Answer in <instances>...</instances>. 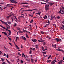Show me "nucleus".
<instances>
[{"instance_id":"nucleus-1","label":"nucleus","mask_w":64,"mask_h":64,"mask_svg":"<svg viewBox=\"0 0 64 64\" xmlns=\"http://www.w3.org/2000/svg\"><path fill=\"white\" fill-rule=\"evenodd\" d=\"M40 3L42 4H44L46 6V11H48V10H49V8L48 7V6H47V5L45 3H42V2H40Z\"/></svg>"},{"instance_id":"nucleus-2","label":"nucleus","mask_w":64,"mask_h":64,"mask_svg":"<svg viewBox=\"0 0 64 64\" xmlns=\"http://www.w3.org/2000/svg\"><path fill=\"white\" fill-rule=\"evenodd\" d=\"M0 21L2 22L3 24H5V25H6L7 26H9V25H8V24L6 23H7V22H3V21H2V20H0Z\"/></svg>"},{"instance_id":"nucleus-3","label":"nucleus","mask_w":64,"mask_h":64,"mask_svg":"<svg viewBox=\"0 0 64 64\" xmlns=\"http://www.w3.org/2000/svg\"><path fill=\"white\" fill-rule=\"evenodd\" d=\"M55 40H56V42H62V40L60 39H58V38H56L55 39Z\"/></svg>"},{"instance_id":"nucleus-4","label":"nucleus","mask_w":64,"mask_h":64,"mask_svg":"<svg viewBox=\"0 0 64 64\" xmlns=\"http://www.w3.org/2000/svg\"><path fill=\"white\" fill-rule=\"evenodd\" d=\"M52 47L54 48H57V47H56V45L54 44V43L52 44Z\"/></svg>"},{"instance_id":"nucleus-5","label":"nucleus","mask_w":64,"mask_h":64,"mask_svg":"<svg viewBox=\"0 0 64 64\" xmlns=\"http://www.w3.org/2000/svg\"><path fill=\"white\" fill-rule=\"evenodd\" d=\"M15 18L16 19V16H14V17H12L11 18V19L12 20V22H13V20L14 19V20L16 22V20L15 19Z\"/></svg>"},{"instance_id":"nucleus-6","label":"nucleus","mask_w":64,"mask_h":64,"mask_svg":"<svg viewBox=\"0 0 64 64\" xmlns=\"http://www.w3.org/2000/svg\"><path fill=\"white\" fill-rule=\"evenodd\" d=\"M56 50H57V51H62V52H64V50H60V48H58V49H56Z\"/></svg>"},{"instance_id":"nucleus-7","label":"nucleus","mask_w":64,"mask_h":64,"mask_svg":"<svg viewBox=\"0 0 64 64\" xmlns=\"http://www.w3.org/2000/svg\"><path fill=\"white\" fill-rule=\"evenodd\" d=\"M12 15H13V13H12V12L10 14V15H9V16H8V18H10V17L11 16H12Z\"/></svg>"},{"instance_id":"nucleus-8","label":"nucleus","mask_w":64,"mask_h":64,"mask_svg":"<svg viewBox=\"0 0 64 64\" xmlns=\"http://www.w3.org/2000/svg\"><path fill=\"white\" fill-rule=\"evenodd\" d=\"M12 3H15V4H16V1L14 0H10Z\"/></svg>"},{"instance_id":"nucleus-9","label":"nucleus","mask_w":64,"mask_h":64,"mask_svg":"<svg viewBox=\"0 0 64 64\" xmlns=\"http://www.w3.org/2000/svg\"><path fill=\"white\" fill-rule=\"evenodd\" d=\"M16 48L18 50V51H20V48H19L17 45H16Z\"/></svg>"},{"instance_id":"nucleus-10","label":"nucleus","mask_w":64,"mask_h":64,"mask_svg":"<svg viewBox=\"0 0 64 64\" xmlns=\"http://www.w3.org/2000/svg\"><path fill=\"white\" fill-rule=\"evenodd\" d=\"M22 38L23 40H24L25 41H26V38L25 37L22 36Z\"/></svg>"},{"instance_id":"nucleus-11","label":"nucleus","mask_w":64,"mask_h":64,"mask_svg":"<svg viewBox=\"0 0 64 64\" xmlns=\"http://www.w3.org/2000/svg\"><path fill=\"white\" fill-rule=\"evenodd\" d=\"M24 57L25 58V59H26V56H25V54H24V53L22 54V57Z\"/></svg>"},{"instance_id":"nucleus-12","label":"nucleus","mask_w":64,"mask_h":64,"mask_svg":"<svg viewBox=\"0 0 64 64\" xmlns=\"http://www.w3.org/2000/svg\"><path fill=\"white\" fill-rule=\"evenodd\" d=\"M3 33H4V35H6V36H8V35H7V33H6V32H2V34H3Z\"/></svg>"},{"instance_id":"nucleus-13","label":"nucleus","mask_w":64,"mask_h":64,"mask_svg":"<svg viewBox=\"0 0 64 64\" xmlns=\"http://www.w3.org/2000/svg\"><path fill=\"white\" fill-rule=\"evenodd\" d=\"M18 32L20 33H23V31L19 30L18 31Z\"/></svg>"},{"instance_id":"nucleus-14","label":"nucleus","mask_w":64,"mask_h":64,"mask_svg":"<svg viewBox=\"0 0 64 64\" xmlns=\"http://www.w3.org/2000/svg\"><path fill=\"white\" fill-rule=\"evenodd\" d=\"M28 3H21V5H23V4H28Z\"/></svg>"},{"instance_id":"nucleus-15","label":"nucleus","mask_w":64,"mask_h":64,"mask_svg":"<svg viewBox=\"0 0 64 64\" xmlns=\"http://www.w3.org/2000/svg\"><path fill=\"white\" fill-rule=\"evenodd\" d=\"M42 50L43 51H45V50L44 49V47H42Z\"/></svg>"},{"instance_id":"nucleus-16","label":"nucleus","mask_w":64,"mask_h":64,"mask_svg":"<svg viewBox=\"0 0 64 64\" xmlns=\"http://www.w3.org/2000/svg\"><path fill=\"white\" fill-rule=\"evenodd\" d=\"M44 18L45 19H47L48 17L47 16H46L44 17Z\"/></svg>"},{"instance_id":"nucleus-17","label":"nucleus","mask_w":64,"mask_h":64,"mask_svg":"<svg viewBox=\"0 0 64 64\" xmlns=\"http://www.w3.org/2000/svg\"><path fill=\"white\" fill-rule=\"evenodd\" d=\"M36 49H39V47L38 46V45H36Z\"/></svg>"},{"instance_id":"nucleus-18","label":"nucleus","mask_w":64,"mask_h":64,"mask_svg":"<svg viewBox=\"0 0 64 64\" xmlns=\"http://www.w3.org/2000/svg\"><path fill=\"white\" fill-rule=\"evenodd\" d=\"M26 36L27 38H28V39H29V37L28 36V34H26Z\"/></svg>"},{"instance_id":"nucleus-19","label":"nucleus","mask_w":64,"mask_h":64,"mask_svg":"<svg viewBox=\"0 0 64 64\" xmlns=\"http://www.w3.org/2000/svg\"><path fill=\"white\" fill-rule=\"evenodd\" d=\"M51 62V60H47V63H50Z\"/></svg>"},{"instance_id":"nucleus-20","label":"nucleus","mask_w":64,"mask_h":64,"mask_svg":"<svg viewBox=\"0 0 64 64\" xmlns=\"http://www.w3.org/2000/svg\"><path fill=\"white\" fill-rule=\"evenodd\" d=\"M29 17H33V15H31L30 14H29Z\"/></svg>"},{"instance_id":"nucleus-21","label":"nucleus","mask_w":64,"mask_h":64,"mask_svg":"<svg viewBox=\"0 0 64 64\" xmlns=\"http://www.w3.org/2000/svg\"><path fill=\"white\" fill-rule=\"evenodd\" d=\"M1 60L2 61V62H4V61H5L4 60L3 58H1Z\"/></svg>"},{"instance_id":"nucleus-22","label":"nucleus","mask_w":64,"mask_h":64,"mask_svg":"<svg viewBox=\"0 0 64 64\" xmlns=\"http://www.w3.org/2000/svg\"><path fill=\"white\" fill-rule=\"evenodd\" d=\"M31 62L32 63H34V59H31Z\"/></svg>"},{"instance_id":"nucleus-23","label":"nucleus","mask_w":64,"mask_h":64,"mask_svg":"<svg viewBox=\"0 0 64 64\" xmlns=\"http://www.w3.org/2000/svg\"><path fill=\"white\" fill-rule=\"evenodd\" d=\"M8 38L10 40V41L11 42V41H12V40H11V38H10L9 37H8Z\"/></svg>"},{"instance_id":"nucleus-24","label":"nucleus","mask_w":64,"mask_h":64,"mask_svg":"<svg viewBox=\"0 0 64 64\" xmlns=\"http://www.w3.org/2000/svg\"><path fill=\"white\" fill-rule=\"evenodd\" d=\"M39 13H36V14H38V15H41V12H39Z\"/></svg>"},{"instance_id":"nucleus-25","label":"nucleus","mask_w":64,"mask_h":64,"mask_svg":"<svg viewBox=\"0 0 64 64\" xmlns=\"http://www.w3.org/2000/svg\"><path fill=\"white\" fill-rule=\"evenodd\" d=\"M4 48L6 50H8V48H6V47H5V46H4Z\"/></svg>"},{"instance_id":"nucleus-26","label":"nucleus","mask_w":64,"mask_h":64,"mask_svg":"<svg viewBox=\"0 0 64 64\" xmlns=\"http://www.w3.org/2000/svg\"><path fill=\"white\" fill-rule=\"evenodd\" d=\"M0 26H1V27H2V28H3V29H5V27L2 26V25H0Z\"/></svg>"},{"instance_id":"nucleus-27","label":"nucleus","mask_w":64,"mask_h":64,"mask_svg":"<svg viewBox=\"0 0 64 64\" xmlns=\"http://www.w3.org/2000/svg\"><path fill=\"white\" fill-rule=\"evenodd\" d=\"M41 33L42 34H44V32H41Z\"/></svg>"},{"instance_id":"nucleus-28","label":"nucleus","mask_w":64,"mask_h":64,"mask_svg":"<svg viewBox=\"0 0 64 64\" xmlns=\"http://www.w3.org/2000/svg\"><path fill=\"white\" fill-rule=\"evenodd\" d=\"M17 29L18 30H21V29L19 28H17Z\"/></svg>"},{"instance_id":"nucleus-29","label":"nucleus","mask_w":64,"mask_h":64,"mask_svg":"<svg viewBox=\"0 0 64 64\" xmlns=\"http://www.w3.org/2000/svg\"><path fill=\"white\" fill-rule=\"evenodd\" d=\"M49 24H46L45 26H44V27H47V26H48Z\"/></svg>"},{"instance_id":"nucleus-30","label":"nucleus","mask_w":64,"mask_h":64,"mask_svg":"<svg viewBox=\"0 0 64 64\" xmlns=\"http://www.w3.org/2000/svg\"><path fill=\"white\" fill-rule=\"evenodd\" d=\"M52 64H55V62L53 61V62H52Z\"/></svg>"},{"instance_id":"nucleus-31","label":"nucleus","mask_w":64,"mask_h":64,"mask_svg":"<svg viewBox=\"0 0 64 64\" xmlns=\"http://www.w3.org/2000/svg\"><path fill=\"white\" fill-rule=\"evenodd\" d=\"M57 18V19H60V16H57L56 17Z\"/></svg>"},{"instance_id":"nucleus-32","label":"nucleus","mask_w":64,"mask_h":64,"mask_svg":"<svg viewBox=\"0 0 64 64\" xmlns=\"http://www.w3.org/2000/svg\"><path fill=\"white\" fill-rule=\"evenodd\" d=\"M54 4L53 3H51L50 4V6H52V5H53Z\"/></svg>"},{"instance_id":"nucleus-33","label":"nucleus","mask_w":64,"mask_h":64,"mask_svg":"<svg viewBox=\"0 0 64 64\" xmlns=\"http://www.w3.org/2000/svg\"><path fill=\"white\" fill-rule=\"evenodd\" d=\"M54 17L52 16V19L53 20L54 19Z\"/></svg>"},{"instance_id":"nucleus-34","label":"nucleus","mask_w":64,"mask_h":64,"mask_svg":"<svg viewBox=\"0 0 64 64\" xmlns=\"http://www.w3.org/2000/svg\"><path fill=\"white\" fill-rule=\"evenodd\" d=\"M47 23H48L49 24H50V22H49L48 20H47Z\"/></svg>"},{"instance_id":"nucleus-35","label":"nucleus","mask_w":64,"mask_h":64,"mask_svg":"<svg viewBox=\"0 0 64 64\" xmlns=\"http://www.w3.org/2000/svg\"><path fill=\"white\" fill-rule=\"evenodd\" d=\"M8 26H9V27H7L8 29H9V28H10V26L9 25Z\"/></svg>"},{"instance_id":"nucleus-36","label":"nucleus","mask_w":64,"mask_h":64,"mask_svg":"<svg viewBox=\"0 0 64 64\" xmlns=\"http://www.w3.org/2000/svg\"><path fill=\"white\" fill-rule=\"evenodd\" d=\"M33 22V20H31V21L30 22V23H32Z\"/></svg>"},{"instance_id":"nucleus-37","label":"nucleus","mask_w":64,"mask_h":64,"mask_svg":"<svg viewBox=\"0 0 64 64\" xmlns=\"http://www.w3.org/2000/svg\"><path fill=\"white\" fill-rule=\"evenodd\" d=\"M51 57V56H50L48 58V59H50Z\"/></svg>"},{"instance_id":"nucleus-38","label":"nucleus","mask_w":64,"mask_h":64,"mask_svg":"<svg viewBox=\"0 0 64 64\" xmlns=\"http://www.w3.org/2000/svg\"><path fill=\"white\" fill-rule=\"evenodd\" d=\"M6 57L8 58V59H9V55L7 54L6 55Z\"/></svg>"},{"instance_id":"nucleus-39","label":"nucleus","mask_w":64,"mask_h":64,"mask_svg":"<svg viewBox=\"0 0 64 64\" xmlns=\"http://www.w3.org/2000/svg\"><path fill=\"white\" fill-rule=\"evenodd\" d=\"M36 41H37V40H36V39H34V42H36Z\"/></svg>"},{"instance_id":"nucleus-40","label":"nucleus","mask_w":64,"mask_h":64,"mask_svg":"<svg viewBox=\"0 0 64 64\" xmlns=\"http://www.w3.org/2000/svg\"><path fill=\"white\" fill-rule=\"evenodd\" d=\"M42 53H43L45 54H46V52H42Z\"/></svg>"},{"instance_id":"nucleus-41","label":"nucleus","mask_w":64,"mask_h":64,"mask_svg":"<svg viewBox=\"0 0 64 64\" xmlns=\"http://www.w3.org/2000/svg\"><path fill=\"white\" fill-rule=\"evenodd\" d=\"M26 59L27 61L28 62H29V61H30V60H28L27 59Z\"/></svg>"},{"instance_id":"nucleus-42","label":"nucleus","mask_w":64,"mask_h":64,"mask_svg":"<svg viewBox=\"0 0 64 64\" xmlns=\"http://www.w3.org/2000/svg\"><path fill=\"white\" fill-rule=\"evenodd\" d=\"M24 28L26 29H28V28H29L28 27H26V28Z\"/></svg>"},{"instance_id":"nucleus-43","label":"nucleus","mask_w":64,"mask_h":64,"mask_svg":"<svg viewBox=\"0 0 64 64\" xmlns=\"http://www.w3.org/2000/svg\"><path fill=\"white\" fill-rule=\"evenodd\" d=\"M40 40H41H41H38L39 42H40V43L41 42H42V40L41 39H40Z\"/></svg>"},{"instance_id":"nucleus-44","label":"nucleus","mask_w":64,"mask_h":64,"mask_svg":"<svg viewBox=\"0 0 64 64\" xmlns=\"http://www.w3.org/2000/svg\"><path fill=\"white\" fill-rule=\"evenodd\" d=\"M25 7H26V8H29V6H25Z\"/></svg>"},{"instance_id":"nucleus-45","label":"nucleus","mask_w":64,"mask_h":64,"mask_svg":"<svg viewBox=\"0 0 64 64\" xmlns=\"http://www.w3.org/2000/svg\"><path fill=\"white\" fill-rule=\"evenodd\" d=\"M16 40H19V38L18 37H16Z\"/></svg>"},{"instance_id":"nucleus-46","label":"nucleus","mask_w":64,"mask_h":64,"mask_svg":"<svg viewBox=\"0 0 64 64\" xmlns=\"http://www.w3.org/2000/svg\"><path fill=\"white\" fill-rule=\"evenodd\" d=\"M7 62H8V63H9V64H10V62L9 61H8V60H7Z\"/></svg>"},{"instance_id":"nucleus-47","label":"nucleus","mask_w":64,"mask_h":64,"mask_svg":"<svg viewBox=\"0 0 64 64\" xmlns=\"http://www.w3.org/2000/svg\"><path fill=\"white\" fill-rule=\"evenodd\" d=\"M33 10H35V11H37V10H38V9H37L36 8L35 9Z\"/></svg>"},{"instance_id":"nucleus-48","label":"nucleus","mask_w":64,"mask_h":64,"mask_svg":"<svg viewBox=\"0 0 64 64\" xmlns=\"http://www.w3.org/2000/svg\"><path fill=\"white\" fill-rule=\"evenodd\" d=\"M2 54H3L2 52L1 51H0V55H2Z\"/></svg>"},{"instance_id":"nucleus-49","label":"nucleus","mask_w":64,"mask_h":64,"mask_svg":"<svg viewBox=\"0 0 64 64\" xmlns=\"http://www.w3.org/2000/svg\"><path fill=\"white\" fill-rule=\"evenodd\" d=\"M20 62L22 64H23V60H21Z\"/></svg>"},{"instance_id":"nucleus-50","label":"nucleus","mask_w":64,"mask_h":64,"mask_svg":"<svg viewBox=\"0 0 64 64\" xmlns=\"http://www.w3.org/2000/svg\"><path fill=\"white\" fill-rule=\"evenodd\" d=\"M28 10V11H33V10Z\"/></svg>"},{"instance_id":"nucleus-51","label":"nucleus","mask_w":64,"mask_h":64,"mask_svg":"<svg viewBox=\"0 0 64 64\" xmlns=\"http://www.w3.org/2000/svg\"><path fill=\"white\" fill-rule=\"evenodd\" d=\"M42 1H43V2H47L46 1H45V0H42Z\"/></svg>"},{"instance_id":"nucleus-52","label":"nucleus","mask_w":64,"mask_h":64,"mask_svg":"<svg viewBox=\"0 0 64 64\" xmlns=\"http://www.w3.org/2000/svg\"><path fill=\"white\" fill-rule=\"evenodd\" d=\"M2 64H7L6 62H4L2 63Z\"/></svg>"},{"instance_id":"nucleus-53","label":"nucleus","mask_w":64,"mask_h":64,"mask_svg":"<svg viewBox=\"0 0 64 64\" xmlns=\"http://www.w3.org/2000/svg\"><path fill=\"white\" fill-rule=\"evenodd\" d=\"M32 50H33L34 51H35V48H32Z\"/></svg>"},{"instance_id":"nucleus-54","label":"nucleus","mask_w":64,"mask_h":64,"mask_svg":"<svg viewBox=\"0 0 64 64\" xmlns=\"http://www.w3.org/2000/svg\"><path fill=\"white\" fill-rule=\"evenodd\" d=\"M9 44L11 45V46H12V44L10 43V42H9Z\"/></svg>"},{"instance_id":"nucleus-55","label":"nucleus","mask_w":64,"mask_h":64,"mask_svg":"<svg viewBox=\"0 0 64 64\" xmlns=\"http://www.w3.org/2000/svg\"><path fill=\"white\" fill-rule=\"evenodd\" d=\"M31 52H32V51L31 50H30V54H32V53H31Z\"/></svg>"},{"instance_id":"nucleus-56","label":"nucleus","mask_w":64,"mask_h":64,"mask_svg":"<svg viewBox=\"0 0 64 64\" xmlns=\"http://www.w3.org/2000/svg\"><path fill=\"white\" fill-rule=\"evenodd\" d=\"M14 26V27H16V24L15 23Z\"/></svg>"},{"instance_id":"nucleus-57","label":"nucleus","mask_w":64,"mask_h":64,"mask_svg":"<svg viewBox=\"0 0 64 64\" xmlns=\"http://www.w3.org/2000/svg\"><path fill=\"white\" fill-rule=\"evenodd\" d=\"M27 32V33H28L29 34H30V32H28L27 31V32Z\"/></svg>"},{"instance_id":"nucleus-58","label":"nucleus","mask_w":64,"mask_h":64,"mask_svg":"<svg viewBox=\"0 0 64 64\" xmlns=\"http://www.w3.org/2000/svg\"><path fill=\"white\" fill-rule=\"evenodd\" d=\"M21 17H20V16L18 17V19L19 20H20V19H21Z\"/></svg>"},{"instance_id":"nucleus-59","label":"nucleus","mask_w":64,"mask_h":64,"mask_svg":"<svg viewBox=\"0 0 64 64\" xmlns=\"http://www.w3.org/2000/svg\"><path fill=\"white\" fill-rule=\"evenodd\" d=\"M49 19H50V20H52V18H50V17H49Z\"/></svg>"},{"instance_id":"nucleus-60","label":"nucleus","mask_w":64,"mask_h":64,"mask_svg":"<svg viewBox=\"0 0 64 64\" xmlns=\"http://www.w3.org/2000/svg\"><path fill=\"white\" fill-rule=\"evenodd\" d=\"M53 61H54V62H57V61L55 60H54Z\"/></svg>"},{"instance_id":"nucleus-61","label":"nucleus","mask_w":64,"mask_h":64,"mask_svg":"<svg viewBox=\"0 0 64 64\" xmlns=\"http://www.w3.org/2000/svg\"><path fill=\"white\" fill-rule=\"evenodd\" d=\"M6 54H5L4 53V56H6Z\"/></svg>"},{"instance_id":"nucleus-62","label":"nucleus","mask_w":64,"mask_h":64,"mask_svg":"<svg viewBox=\"0 0 64 64\" xmlns=\"http://www.w3.org/2000/svg\"><path fill=\"white\" fill-rule=\"evenodd\" d=\"M18 55H20V56H21V54H20V53H18Z\"/></svg>"},{"instance_id":"nucleus-63","label":"nucleus","mask_w":64,"mask_h":64,"mask_svg":"<svg viewBox=\"0 0 64 64\" xmlns=\"http://www.w3.org/2000/svg\"><path fill=\"white\" fill-rule=\"evenodd\" d=\"M9 5H10V4H8L7 5H6L7 6H9Z\"/></svg>"},{"instance_id":"nucleus-64","label":"nucleus","mask_w":64,"mask_h":64,"mask_svg":"<svg viewBox=\"0 0 64 64\" xmlns=\"http://www.w3.org/2000/svg\"><path fill=\"white\" fill-rule=\"evenodd\" d=\"M7 23H8V24H11V23L10 22H8Z\"/></svg>"}]
</instances>
